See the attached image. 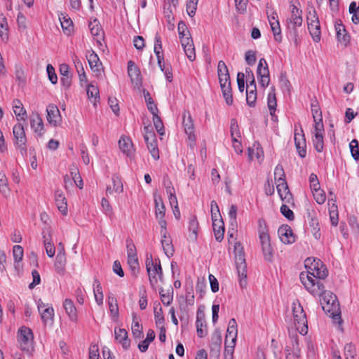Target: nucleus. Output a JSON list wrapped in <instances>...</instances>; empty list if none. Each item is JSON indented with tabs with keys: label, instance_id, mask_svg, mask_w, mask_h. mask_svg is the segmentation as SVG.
Returning a JSON list of instances; mask_svg holds the SVG:
<instances>
[{
	"label": "nucleus",
	"instance_id": "obj_7",
	"mask_svg": "<svg viewBox=\"0 0 359 359\" xmlns=\"http://www.w3.org/2000/svg\"><path fill=\"white\" fill-rule=\"evenodd\" d=\"M257 74L260 86L263 88L267 87L270 82V76L268 65L264 58L259 60Z\"/></svg>",
	"mask_w": 359,
	"mask_h": 359
},
{
	"label": "nucleus",
	"instance_id": "obj_45",
	"mask_svg": "<svg viewBox=\"0 0 359 359\" xmlns=\"http://www.w3.org/2000/svg\"><path fill=\"white\" fill-rule=\"evenodd\" d=\"M154 53L156 55L157 59L159 60L163 59V48H162V41L161 38L158 34H156L155 39H154Z\"/></svg>",
	"mask_w": 359,
	"mask_h": 359
},
{
	"label": "nucleus",
	"instance_id": "obj_25",
	"mask_svg": "<svg viewBox=\"0 0 359 359\" xmlns=\"http://www.w3.org/2000/svg\"><path fill=\"white\" fill-rule=\"evenodd\" d=\"M217 74L219 82L220 83H226L227 82H230V76L229 73L228 68L225 64V62L222 60H220L217 65Z\"/></svg>",
	"mask_w": 359,
	"mask_h": 359
},
{
	"label": "nucleus",
	"instance_id": "obj_32",
	"mask_svg": "<svg viewBox=\"0 0 359 359\" xmlns=\"http://www.w3.org/2000/svg\"><path fill=\"white\" fill-rule=\"evenodd\" d=\"M220 87L226 104L231 105L233 104V97L231 87V81L227 82L226 83H220Z\"/></svg>",
	"mask_w": 359,
	"mask_h": 359
},
{
	"label": "nucleus",
	"instance_id": "obj_1",
	"mask_svg": "<svg viewBox=\"0 0 359 359\" xmlns=\"http://www.w3.org/2000/svg\"><path fill=\"white\" fill-rule=\"evenodd\" d=\"M328 276V271H302L299 274L302 283L313 296L320 297V303L325 313L334 316L339 309L337 297L325 290L323 280Z\"/></svg>",
	"mask_w": 359,
	"mask_h": 359
},
{
	"label": "nucleus",
	"instance_id": "obj_17",
	"mask_svg": "<svg viewBox=\"0 0 359 359\" xmlns=\"http://www.w3.org/2000/svg\"><path fill=\"white\" fill-rule=\"evenodd\" d=\"M276 189L280 199L285 203H293L292 196L288 189L286 180L276 183Z\"/></svg>",
	"mask_w": 359,
	"mask_h": 359
},
{
	"label": "nucleus",
	"instance_id": "obj_38",
	"mask_svg": "<svg viewBox=\"0 0 359 359\" xmlns=\"http://www.w3.org/2000/svg\"><path fill=\"white\" fill-rule=\"evenodd\" d=\"M267 105H268L269 109L270 111V114L272 116H273L274 113L276 109V106H277L274 86H272L271 88V91L268 95Z\"/></svg>",
	"mask_w": 359,
	"mask_h": 359
},
{
	"label": "nucleus",
	"instance_id": "obj_43",
	"mask_svg": "<svg viewBox=\"0 0 359 359\" xmlns=\"http://www.w3.org/2000/svg\"><path fill=\"white\" fill-rule=\"evenodd\" d=\"M66 262V257L65 250L62 246L58 248V252L56 256V261L55 266L57 269H61L65 267Z\"/></svg>",
	"mask_w": 359,
	"mask_h": 359
},
{
	"label": "nucleus",
	"instance_id": "obj_36",
	"mask_svg": "<svg viewBox=\"0 0 359 359\" xmlns=\"http://www.w3.org/2000/svg\"><path fill=\"white\" fill-rule=\"evenodd\" d=\"M93 292L96 302L98 305L103 304V292L100 282L95 279L93 282Z\"/></svg>",
	"mask_w": 359,
	"mask_h": 359
},
{
	"label": "nucleus",
	"instance_id": "obj_52",
	"mask_svg": "<svg viewBox=\"0 0 359 359\" xmlns=\"http://www.w3.org/2000/svg\"><path fill=\"white\" fill-rule=\"evenodd\" d=\"M274 179L276 184L281 182L282 180H285V172L282 165H278L275 168Z\"/></svg>",
	"mask_w": 359,
	"mask_h": 359
},
{
	"label": "nucleus",
	"instance_id": "obj_33",
	"mask_svg": "<svg viewBox=\"0 0 359 359\" xmlns=\"http://www.w3.org/2000/svg\"><path fill=\"white\" fill-rule=\"evenodd\" d=\"M168 235L161 236V244L165 254L169 257L173 255L174 248L171 238Z\"/></svg>",
	"mask_w": 359,
	"mask_h": 359
},
{
	"label": "nucleus",
	"instance_id": "obj_14",
	"mask_svg": "<svg viewBox=\"0 0 359 359\" xmlns=\"http://www.w3.org/2000/svg\"><path fill=\"white\" fill-rule=\"evenodd\" d=\"M128 264L130 269H136L138 267V259L136 254L135 244L131 240L126 241Z\"/></svg>",
	"mask_w": 359,
	"mask_h": 359
},
{
	"label": "nucleus",
	"instance_id": "obj_27",
	"mask_svg": "<svg viewBox=\"0 0 359 359\" xmlns=\"http://www.w3.org/2000/svg\"><path fill=\"white\" fill-rule=\"evenodd\" d=\"M121 151L128 156H130L133 152V147L131 140L126 137H121L118 141Z\"/></svg>",
	"mask_w": 359,
	"mask_h": 359
},
{
	"label": "nucleus",
	"instance_id": "obj_12",
	"mask_svg": "<svg viewBox=\"0 0 359 359\" xmlns=\"http://www.w3.org/2000/svg\"><path fill=\"white\" fill-rule=\"evenodd\" d=\"M196 332L198 337H204L208 334L207 325L205 319V313L201 308H198L196 312Z\"/></svg>",
	"mask_w": 359,
	"mask_h": 359
},
{
	"label": "nucleus",
	"instance_id": "obj_16",
	"mask_svg": "<svg viewBox=\"0 0 359 359\" xmlns=\"http://www.w3.org/2000/svg\"><path fill=\"white\" fill-rule=\"evenodd\" d=\"M128 74L130 78L132 83L135 87L139 88L142 84L140 71L134 62L131 60L128 62Z\"/></svg>",
	"mask_w": 359,
	"mask_h": 359
},
{
	"label": "nucleus",
	"instance_id": "obj_4",
	"mask_svg": "<svg viewBox=\"0 0 359 359\" xmlns=\"http://www.w3.org/2000/svg\"><path fill=\"white\" fill-rule=\"evenodd\" d=\"M13 144L14 146L20 150L22 155L27 154V138L26 136L25 128L20 123L14 125L13 128Z\"/></svg>",
	"mask_w": 359,
	"mask_h": 359
},
{
	"label": "nucleus",
	"instance_id": "obj_47",
	"mask_svg": "<svg viewBox=\"0 0 359 359\" xmlns=\"http://www.w3.org/2000/svg\"><path fill=\"white\" fill-rule=\"evenodd\" d=\"M60 20L62 29L66 32L67 34H69L73 27V23L71 19L63 16L62 18H60Z\"/></svg>",
	"mask_w": 359,
	"mask_h": 359
},
{
	"label": "nucleus",
	"instance_id": "obj_57",
	"mask_svg": "<svg viewBox=\"0 0 359 359\" xmlns=\"http://www.w3.org/2000/svg\"><path fill=\"white\" fill-rule=\"evenodd\" d=\"M89 28L93 36H99L102 31L101 27L100 26L99 22L97 19H95L93 22H90Z\"/></svg>",
	"mask_w": 359,
	"mask_h": 359
},
{
	"label": "nucleus",
	"instance_id": "obj_37",
	"mask_svg": "<svg viewBox=\"0 0 359 359\" xmlns=\"http://www.w3.org/2000/svg\"><path fill=\"white\" fill-rule=\"evenodd\" d=\"M0 193L6 198L11 194L8 178L4 172H0Z\"/></svg>",
	"mask_w": 359,
	"mask_h": 359
},
{
	"label": "nucleus",
	"instance_id": "obj_39",
	"mask_svg": "<svg viewBox=\"0 0 359 359\" xmlns=\"http://www.w3.org/2000/svg\"><path fill=\"white\" fill-rule=\"evenodd\" d=\"M0 18V37L3 41H6L8 39L7 19L3 14H1Z\"/></svg>",
	"mask_w": 359,
	"mask_h": 359
},
{
	"label": "nucleus",
	"instance_id": "obj_2",
	"mask_svg": "<svg viewBox=\"0 0 359 359\" xmlns=\"http://www.w3.org/2000/svg\"><path fill=\"white\" fill-rule=\"evenodd\" d=\"M258 223L259 238L264 259L267 261H271L273 258V250L266 224L264 219H259Z\"/></svg>",
	"mask_w": 359,
	"mask_h": 359
},
{
	"label": "nucleus",
	"instance_id": "obj_22",
	"mask_svg": "<svg viewBox=\"0 0 359 359\" xmlns=\"http://www.w3.org/2000/svg\"><path fill=\"white\" fill-rule=\"evenodd\" d=\"M337 37L338 41L344 46H346L350 41V36L346 32L344 26L340 20L336 21L334 24Z\"/></svg>",
	"mask_w": 359,
	"mask_h": 359
},
{
	"label": "nucleus",
	"instance_id": "obj_40",
	"mask_svg": "<svg viewBox=\"0 0 359 359\" xmlns=\"http://www.w3.org/2000/svg\"><path fill=\"white\" fill-rule=\"evenodd\" d=\"M86 90L88 99H93V104L95 106L96 102H99L100 100V92L98 88L93 84H89L87 86Z\"/></svg>",
	"mask_w": 359,
	"mask_h": 359
},
{
	"label": "nucleus",
	"instance_id": "obj_50",
	"mask_svg": "<svg viewBox=\"0 0 359 359\" xmlns=\"http://www.w3.org/2000/svg\"><path fill=\"white\" fill-rule=\"evenodd\" d=\"M184 53L190 61H194L196 59L195 48L194 43H189L186 46H182Z\"/></svg>",
	"mask_w": 359,
	"mask_h": 359
},
{
	"label": "nucleus",
	"instance_id": "obj_3",
	"mask_svg": "<svg viewBox=\"0 0 359 359\" xmlns=\"http://www.w3.org/2000/svg\"><path fill=\"white\" fill-rule=\"evenodd\" d=\"M292 311L297 330L301 334H306L308 332L307 319L303 307L298 300L292 302Z\"/></svg>",
	"mask_w": 359,
	"mask_h": 359
},
{
	"label": "nucleus",
	"instance_id": "obj_15",
	"mask_svg": "<svg viewBox=\"0 0 359 359\" xmlns=\"http://www.w3.org/2000/svg\"><path fill=\"white\" fill-rule=\"evenodd\" d=\"M47 121L53 126L55 127L61 123V115L58 107L53 104H49L46 108Z\"/></svg>",
	"mask_w": 359,
	"mask_h": 359
},
{
	"label": "nucleus",
	"instance_id": "obj_53",
	"mask_svg": "<svg viewBox=\"0 0 359 359\" xmlns=\"http://www.w3.org/2000/svg\"><path fill=\"white\" fill-rule=\"evenodd\" d=\"M211 217L212 221H217L219 219H222L219 213V207L216 203V201H211Z\"/></svg>",
	"mask_w": 359,
	"mask_h": 359
},
{
	"label": "nucleus",
	"instance_id": "obj_63",
	"mask_svg": "<svg viewBox=\"0 0 359 359\" xmlns=\"http://www.w3.org/2000/svg\"><path fill=\"white\" fill-rule=\"evenodd\" d=\"M48 79L53 84H55L57 82V76L55 74L54 67L48 64L46 67Z\"/></svg>",
	"mask_w": 359,
	"mask_h": 359
},
{
	"label": "nucleus",
	"instance_id": "obj_41",
	"mask_svg": "<svg viewBox=\"0 0 359 359\" xmlns=\"http://www.w3.org/2000/svg\"><path fill=\"white\" fill-rule=\"evenodd\" d=\"M311 112L313 118L314 124L323 123L322 113L316 101L311 103Z\"/></svg>",
	"mask_w": 359,
	"mask_h": 359
},
{
	"label": "nucleus",
	"instance_id": "obj_24",
	"mask_svg": "<svg viewBox=\"0 0 359 359\" xmlns=\"http://www.w3.org/2000/svg\"><path fill=\"white\" fill-rule=\"evenodd\" d=\"M114 334L116 340L122 344L124 349H128L130 346V340L128 338V332L123 328H115Z\"/></svg>",
	"mask_w": 359,
	"mask_h": 359
},
{
	"label": "nucleus",
	"instance_id": "obj_5",
	"mask_svg": "<svg viewBox=\"0 0 359 359\" xmlns=\"http://www.w3.org/2000/svg\"><path fill=\"white\" fill-rule=\"evenodd\" d=\"M308 29L313 39L316 42L320 40V27L318 17L314 9L310 11L307 15Z\"/></svg>",
	"mask_w": 359,
	"mask_h": 359
},
{
	"label": "nucleus",
	"instance_id": "obj_31",
	"mask_svg": "<svg viewBox=\"0 0 359 359\" xmlns=\"http://www.w3.org/2000/svg\"><path fill=\"white\" fill-rule=\"evenodd\" d=\"M86 57L90 69L93 72H100L102 63L100 61L97 55L94 51H92V53H90Z\"/></svg>",
	"mask_w": 359,
	"mask_h": 359
},
{
	"label": "nucleus",
	"instance_id": "obj_48",
	"mask_svg": "<svg viewBox=\"0 0 359 359\" xmlns=\"http://www.w3.org/2000/svg\"><path fill=\"white\" fill-rule=\"evenodd\" d=\"M331 224L336 226L338 224V211L337 206L333 203L329 208Z\"/></svg>",
	"mask_w": 359,
	"mask_h": 359
},
{
	"label": "nucleus",
	"instance_id": "obj_10",
	"mask_svg": "<svg viewBox=\"0 0 359 359\" xmlns=\"http://www.w3.org/2000/svg\"><path fill=\"white\" fill-rule=\"evenodd\" d=\"M182 124L184 132L188 136L189 140L191 144L196 141L194 124L191 114L189 111H184L183 114Z\"/></svg>",
	"mask_w": 359,
	"mask_h": 359
},
{
	"label": "nucleus",
	"instance_id": "obj_42",
	"mask_svg": "<svg viewBox=\"0 0 359 359\" xmlns=\"http://www.w3.org/2000/svg\"><path fill=\"white\" fill-rule=\"evenodd\" d=\"M24 255V250L21 245H16L13 248V256L15 265V268L19 267V263L22 261Z\"/></svg>",
	"mask_w": 359,
	"mask_h": 359
},
{
	"label": "nucleus",
	"instance_id": "obj_13",
	"mask_svg": "<svg viewBox=\"0 0 359 359\" xmlns=\"http://www.w3.org/2000/svg\"><path fill=\"white\" fill-rule=\"evenodd\" d=\"M31 128L34 133L39 137H42L45 132L43 121L41 116L38 113H33L29 118Z\"/></svg>",
	"mask_w": 359,
	"mask_h": 359
},
{
	"label": "nucleus",
	"instance_id": "obj_26",
	"mask_svg": "<svg viewBox=\"0 0 359 359\" xmlns=\"http://www.w3.org/2000/svg\"><path fill=\"white\" fill-rule=\"evenodd\" d=\"M112 186L109 185L107 187L106 193L107 195L116 194H121L123 191V186L121 178L117 175L112 177Z\"/></svg>",
	"mask_w": 359,
	"mask_h": 359
},
{
	"label": "nucleus",
	"instance_id": "obj_62",
	"mask_svg": "<svg viewBox=\"0 0 359 359\" xmlns=\"http://www.w3.org/2000/svg\"><path fill=\"white\" fill-rule=\"evenodd\" d=\"M228 215L230 224L233 226H236L237 207L235 205H231Z\"/></svg>",
	"mask_w": 359,
	"mask_h": 359
},
{
	"label": "nucleus",
	"instance_id": "obj_59",
	"mask_svg": "<svg viewBox=\"0 0 359 359\" xmlns=\"http://www.w3.org/2000/svg\"><path fill=\"white\" fill-rule=\"evenodd\" d=\"M198 0H188L187 4V11L189 16H194L196 13Z\"/></svg>",
	"mask_w": 359,
	"mask_h": 359
},
{
	"label": "nucleus",
	"instance_id": "obj_19",
	"mask_svg": "<svg viewBox=\"0 0 359 359\" xmlns=\"http://www.w3.org/2000/svg\"><path fill=\"white\" fill-rule=\"evenodd\" d=\"M278 234L281 242L285 244H291L295 241L292 230L288 225L280 226L278 230Z\"/></svg>",
	"mask_w": 359,
	"mask_h": 359
},
{
	"label": "nucleus",
	"instance_id": "obj_28",
	"mask_svg": "<svg viewBox=\"0 0 359 359\" xmlns=\"http://www.w3.org/2000/svg\"><path fill=\"white\" fill-rule=\"evenodd\" d=\"M41 318L43 321V323L46 325H53V320H54V309L52 306H48L47 308H45L43 311H41L40 313Z\"/></svg>",
	"mask_w": 359,
	"mask_h": 359
},
{
	"label": "nucleus",
	"instance_id": "obj_55",
	"mask_svg": "<svg viewBox=\"0 0 359 359\" xmlns=\"http://www.w3.org/2000/svg\"><path fill=\"white\" fill-rule=\"evenodd\" d=\"M230 131L232 140L238 139L241 137L238 126L235 119H232L231 121Z\"/></svg>",
	"mask_w": 359,
	"mask_h": 359
},
{
	"label": "nucleus",
	"instance_id": "obj_21",
	"mask_svg": "<svg viewBox=\"0 0 359 359\" xmlns=\"http://www.w3.org/2000/svg\"><path fill=\"white\" fill-rule=\"evenodd\" d=\"M63 307L69 319L73 323H76L78 321L77 310L73 301L70 299H65L63 302Z\"/></svg>",
	"mask_w": 359,
	"mask_h": 359
},
{
	"label": "nucleus",
	"instance_id": "obj_54",
	"mask_svg": "<svg viewBox=\"0 0 359 359\" xmlns=\"http://www.w3.org/2000/svg\"><path fill=\"white\" fill-rule=\"evenodd\" d=\"M344 355L346 359H354L355 348L352 344H347L344 346Z\"/></svg>",
	"mask_w": 359,
	"mask_h": 359
},
{
	"label": "nucleus",
	"instance_id": "obj_30",
	"mask_svg": "<svg viewBox=\"0 0 359 359\" xmlns=\"http://www.w3.org/2000/svg\"><path fill=\"white\" fill-rule=\"evenodd\" d=\"M212 227L216 240L221 241L224 238V225L222 219L212 221Z\"/></svg>",
	"mask_w": 359,
	"mask_h": 359
},
{
	"label": "nucleus",
	"instance_id": "obj_11",
	"mask_svg": "<svg viewBox=\"0 0 359 359\" xmlns=\"http://www.w3.org/2000/svg\"><path fill=\"white\" fill-rule=\"evenodd\" d=\"M291 16L287 20L288 29H292L294 34H296V27H301L302 25V10L296 6L292 5Z\"/></svg>",
	"mask_w": 359,
	"mask_h": 359
},
{
	"label": "nucleus",
	"instance_id": "obj_46",
	"mask_svg": "<svg viewBox=\"0 0 359 359\" xmlns=\"http://www.w3.org/2000/svg\"><path fill=\"white\" fill-rule=\"evenodd\" d=\"M313 196L314 199L318 204H323L326 200V196L325 191L319 187L316 190H312Z\"/></svg>",
	"mask_w": 359,
	"mask_h": 359
},
{
	"label": "nucleus",
	"instance_id": "obj_20",
	"mask_svg": "<svg viewBox=\"0 0 359 359\" xmlns=\"http://www.w3.org/2000/svg\"><path fill=\"white\" fill-rule=\"evenodd\" d=\"M147 149L154 160L159 158V151L156 135L149 133L147 135L145 141Z\"/></svg>",
	"mask_w": 359,
	"mask_h": 359
},
{
	"label": "nucleus",
	"instance_id": "obj_58",
	"mask_svg": "<svg viewBox=\"0 0 359 359\" xmlns=\"http://www.w3.org/2000/svg\"><path fill=\"white\" fill-rule=\"evenodd\" d=\"M109 311L113 317H118V308L116 304V300L114 297L109 299Z\"/></svg>",
	"mask_w": 359,
	"mask_h": 359
},
{
	"label": "nucleus",
	"instance_id": "obj_6",
	"mask_svg": "<svg viewBox=\"0 0 359 359\" xmlns=\"http://www.w3.org/2000/svg\"><path fill=\"white\" fill-rule=\"evenodd\" d=\"M17 337L20 348L22 350H28L34 340V335L32 330L25 326H22L18 330Z\"/></svg>",
	"mask_w": 359,
	"mask_h": 359
},
{
	"label": "nucleus",
	"instance_id": "obj_29",
	"mask_svg": "<svg viewBox=\"0 0 359 359\" xmlns=\"http://www.w3.org/2000/svg\"><path fill=\"white\" fill-rule=\"evenodd\" d=\"M304 264L305 269H322L325 266L320 259L313 257H307Z\"/></svg>",
	"mask_w": 359,
	"mask_h": 359
},
{
	"label": "nucleus",
	"instance_id": "obj_44",
	"mask_svg": "<svg viewBox=\"0 0 359 359\" xmlns=\"http://www.w3.org/2000/svg\"><path fill=\"white\" fill-rule=\"evenodd\" d=\"M145 265L146 269H162L160 260L158 259L154 260L151 255H147Z\"/></svg>",
	"mask_w": 359,
	"mask_h": 359
},
{
	"label": "nucleus",
	"instance_id": "obj_34",
	"mask_svg": "<svg viewBox=\"0 0 359 359\" xmlns=\"http://www.w3.org/2000/svg\"><path fill=\"white\" fill-rule=\"evenodd\" d=\"M248 156L250 160H252L254 158L259 161L263 159L264 152L259 144H253L251 147L248 148Z\"/></svg>",
	"mask_w": 359,
	"mask_h": 359
},
{
	"label": "nucleus",
	"instance_id": "obj_23",
	"mask_svg": "<svg viewBox=\"0 0 359 359\" xmlns=\"http://www.w3.org/2000/svg\"><path fill=\"white\" fill-rule=\"evenodd\" d=\"M55 201L57 209L62 215L67 214V203L63 192L61 190H56L55 192Z\"/></svg>",
	"mask_w": 359,
	"mask_h": 359
},
{
	"label": "nucleus",
	"instance_id": "obj_64",
	"mask_svg": "<svg viewBox=\"0 0 359 359\" xmlns=\"http://www.w3.org/2000/svg\"><path fill=\"white\" fill-rule=\"evenodd\" d=\"M280 212L289 220H293L294 218L293 212L286 204L281 205Z\"/></svg>",
	"mask_w": 359,
	"mask_h": 359
},
{
	"label": "nucleus",
	"instance_id": "obj_51",
	"mask_svg": "<svg viewBox=\"0 0 359 359\" xmlns=\"http://www.w3.org/2000/svg\"><path fill=\"white\" fill-rule=\"evenodd\" d=\"M349 147L351 153L352 157L355 161L359 160V147H358V142L357 140H353L350 144Z\"/></svg>",
	"mask_w": 359,
	"mask_h": 359
},
{
	"label": "nucleus",
	"instance_id": "obj_18",
	"mask_svg": "<svg viewBox=\"0 0 359 359\" xmlns=\"http://www.w3.org/2000/svg\"><path fill=\"white\" fill-rule=\"evenodd\" d=\"M234 254H235V265L236 269H246L247 264L245 262V254L243 252V248L239 243H236L234 245Z\"/></svg>",
	"mask_w": 359,
	"mask_h": 359
},
{
	"label": "nucleus",
	"instance_id": "obj_49",
	"mask_svg": "<svg viewBox=\"0 0 359 359\" xmlns=\"http://www.w3.org/2000/svg\"><path fill=\"white\" fill-rule=\"evenodd\" d=\"M257 100V90H246V102L250 107H254Z\"/></svg>",
	"mask_w": 359,
	"mask_h": 359
},
{
	"label": "nucleus",
	"instance_id": "obj_35",
	"mask_svg": "<svg viewBox=\"0 0 359 359\" xmlns=\"http://www.w3.org/2000/svg\"><path fill=\"white\" fill-rule=\"evenodd\" d=\"M154 203L156 217H164L165 213V207L161 197L159 196H154Z\"/></svg>",
	"mask_w": 359,
	"mask_h": 359
},
{
	"label": "nucleus",
	"instance_id": "obj_8",
	"mask_svg": "<svg viewBox=\"0 0 359 359\" xmlns=\"http://www.w3.org/2000/svg\"><path fill=\"white\" fill-rule=\"evenodd\" d=\"M266 14L275 40L280 42L282 36L278 14L273 9L267 10Z\"/></svg>",
	"mask_w": 359,
	"mask_h": 359
},
{
	"label": "nucleus",
	"instance_id": "obj_60",
	"mask_svg": "<svg viewBox=\"0 0 359 359\" xmlns=\"http://www.w3.org/2000/svg\"><path fill=\"white\" fill-rule=\"evenodd\" d=\"M13 109V112H14L15 115L17 116V118L18 120L25 121L26 119L27 111L25 109L23 105L18 106V107H14Z\"/></svg>",
	"mask_w": 359,
	"mask_h": 359
},
{
	"label": "nucleus",
	"instance_id": "obj_56",
	"mask_svg": "<svg viewBox=\"0 0 359 359\" xmlns=\"http://www.w3.org/2000/svg\"><path fill=\"white\" fill-rule=\"evenodd\" d=\"M135 316H134L132 323V333L134 337L140 338L142 334V325L139 323L138 321L135 320Z\"/></svg>",
	"mask_w": 359,
	"mask_h": 359
},
{
	"label": "nucleus",
	"instance_id": "obj_9",
	"mask_svg": "<svg viewBox=\"0 0 359 359\" xmlns=\"http://www.w3.org/2000/svg\"><path fill=\"white\" fill-rule=\"evenodd\" d=\"M312 142L313 147L316 151L320 153L323 151L324 142H323V134H324V126L323 123H318L314 124V131Z\"/></svg>",
	"mask_w": 359,
	"mask_h": 359
},
{
	"label": "nucleus",
	"instance_id": "obj_61",
	"mask_svg": "<svg viewBox=\"0 0 359 359\" xmlns=\"http://www.w3.org/2000/svg\"><path fill=\"white\" fill-rule=\"evenodd\" d=\"M153 122L157 132L161 135H163L164 134V127L161 119L158 115L153 116Z\"/></svg>",
	"mask_w": 359,
	"mask_h": 359
}]
</instances>
